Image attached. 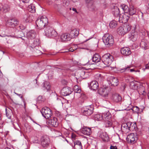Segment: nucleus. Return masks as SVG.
I'll list each match as a JSON object with an SVG mask.
<instances>
[{"label":"nucleus","instance_id":"nucleus-50","mask_svg":"<svg viewBox=\"0 0 149 149\" xmlns=\"http://www.w3.org/2000/svg\"><path fill=\"white\" fill-rule=\"evenodd\" d=\"M22 2L24 3H28L30 0H22Z\"/></svg>","mask_w":149,"mask_h":149},{"label":"nucleus","instance_id":"nucleus-54","mask_svg":"<svg viewBox=\"0 0 149 149\" xmlns=\"http://www.w3.org/2000/svg\"><path fill=\"white\" fill-rule=\"evenodd\" d=\"M74 51V49L72 48H70L69 49V51L70 52H73Z\"/></svg>","mask_w":149,"mask_h":149},{"label":"nucleus","instance_id":"nucleus-53","mask_svg":"<svg viewBox=\"0 0 149 149\" xmlns=\"http://www.w3.org/2000/svg\"><path fill=\"white\" fill-rule=\"evenodd\" d=\"M72 10L73 11H75V12L77 13L76 9L75 8H73Z\"/></svg>","mask_w":149,"mask_h":149},{"label":"nucleus","instance_id":"nucleus-39","mask_svg":"<svg viewBox=\"0 0 149 149\" xmlns=\"http://www.w3.org/2000/svg\"><path fill=\"white\" fill-rule=\"evenodd\" d=\"M97 78H96L97 80V82L98 83H101L103 80V77L100 74H98L97 75Z\"/></svg>","mask_w":149,"mask_h":149},{"label":"nucleus","instance_id":"nucleus-3","mask_svg":"<svg viewBox=\"0 0 149 149\" xmlns=\"http://www.w3.org/2000/svg\"><path fill=\"white\" fill-rule=\"evenodd\" d=\"M131 29V26L128 24H124L123 26L119 27L117 29V31L119 35H124L128 32Z\"/></svg>","mask_w":149,"mask_h":149},{"label":"nucleus","instance_id":"nucleus-57","mask_svg":"<svg viewBox=\"0 0 149 149\" xmlns=\"http://www.w3.org/2000/svg\"><path fill=\"white\" fill-rule=\"evenodd\" d=\"M141 93H142V94L144 95V93H145V91L144 90H143V91L142 92H141Z\"/></svg>","mask_w":149,"mask_h":149},{"label":"nucleus","instance_id":"nucleus-32","mask_svg":"<svg viewBox=\"0 0 149 149\" xmlns=\"http://www.w3.org/2000/svg\"><path fill=\"white\" fill-rule=\"evenodd\" d=\"M128 13L130 15H135L136 13V10L133 6H131L129 8Z\"/></svg>","mask_w":149,"mask_h":149},{"label":"nucleus","instance_id":"nucleus-40","mask_svg":"<svg viewBox=\"0 0 149 149\" xmlns=\"http://www.w3.org/2000/svg\"><path fill=\"white\" fill-rule=\"evenodd\" d=\"M128 123H130V125L129 126L130 131H133L134 130L136 127V124L135 123H132L131 122H128Z\"/></svg>","mask_w":149,"mask_h":149},{"label":"nucleus","instance_id":"nucleus-27","mask_svg":"<svg viewBox=\"0 0 149 149\" xmlns=\"http://www.w3.org/2000/svg\"><path fill=\"white\" fill-rule=\"evenodd\" d=\"M99 136L104 141H108L109 139L108 134L105 132H101L100 133Z\"/></svg>","mask_w":149,"mask_h":149},{"label":"nucleus","instance_id":"nucleus-34","mask_svg":"<svg viewBox=\"0 0 149 149\" xmlns=\"http://www.w3.org/2000/svg\"><path fill=\"white\" fill-rule=\"evenodd\" d=\"M14 19H9L6 22V25L10 27H14Z\"/></svg>","mask_w":149,"mask_h":149},{"label":"nucleus","instance_id":"nucleus-37","mask_svg":"<svg viewBox=\"0 0 149 149\" xmlns=\"http://www.w3.org/2000/svg\"><path fill=\"white\" fill-rule=\"evenodd\" d=\"M27 36L29 38L33 39L35 37V33L34 31L29 32L27 33Z\"/></svg>","mask_w":149,"mask_h":149},{"label":"nucleus","instance_id":"nucleus-49","mask_svg":"<svg viewBox=\"0 0 149 149\" xmlns=\"http://www.w3.org/2000/svg\"><path fill=\"white\" fill-rule=\"evenodd\" d=\"M110 149H117V147L115 146H111L110 147Z\"/></svg>","mask_w":149,"mask_h":149},{"label":"nucleus","instance_id":"nucleus-56","mask_svg":"<svg viewBox=\"0 0 149 149\" xmlns=\"http://www.w3.org/2000/svg\"><path fill=\"white\" fill-rule=\"evenodd\" d=\"M91 38H89L88 39H87V40H85L83 42H86V41H87L89 40H90V39H91Z\"/></svg>","mask_w":149,"mask_h":149},{"label":"nucleus","instance_id":"nucleus-62","mask_svg":"<svg viewBox=\"0 0 149 149\" xmlns=\"http://www.w3.org/2000/svg\"><path fill=\"white\" fill-rule=\"evenodd\" d=\"M1 113H0V120L1 119Z\"/></svg>","mask_w":149,"mask_h":149},{"label":"nucleus","instance_id":"nucleus-11","mask_svg":"<svg viewBox=\"0 0 149 149\" xmlns=\"http://www.w3.org/2000/svg\"><path fill=\"white\" fill-rule=\"evenodd\" d=\"M128 13H125L120 15L119 16V20L120 22L125 23L128 21L130 17L127 15Z\"/></svg>","mask_w":149,"mask_h":149},{"label":"nucleus","instance_id":"nucleus-16","mask_svg":"<svg viewBox=\"0 0 149 149\" xmlns=\"http://www.w3.org/2000/svg\"><path fill=\"white\" fill-rule=\"evenodd\" d=\"M72 91L71 89L68 87L63 88L61 91V93L64 96H67L71 93Z\"/></svg>","mask_w":149,"mask_h":149},{"label":"nucleus","instance_id":"nucleus-23","mask_svg":"<svg viewBox=\"0 0 149 149\" xmlns=\"http://www.w3.org/2000/svg\"><path fill=\"white\" fill-rule=\"evenodd\" d=\"M33 17L32 16L29 14L25 15L24 16L23 19V21L24 22H31L33 21Z\"/></svg>","mask_w":149,"mask_h":149},{"label":"nucleus","instance_id":"nucleus-6","mask_svg":"<svg viewBox=\"0 0 149 149\" xmlns=\"http://www.w3.org/2000/svg\"><path fill=\"white\" fill-rule=\"evenodd\" d=\"M113 59V56L109 54L104 55L102 58V62L106 65H110Z\"/></svg>","mask_w":149,"mask_h":149},{"label":"nucleus","instance_id":"nucleus-15","mask_svg":"<svg viewBox=\"0 0 149 149\" xmlns=\"http://www.w3.org/2000/svg\"><path fill=\"white\" fill-rule=\"evenodd\" d=\"M130 123H126L123 124L121 125V130L124 133L126 134L130 131L129 126L130 125Z\"/></svg>","mask_w":149,"mask_h":149},{"label":"nucleus","instance_id":"nucleus-22","mask_svg":"<svg viewBox=\"0 0 149 149\" xmlns=\"http://www.w3.org/2000/svg\"><path fill=\"white\" fill-rule=\"evenodd\" d=\"M120 52L121 53L124 55H128L131 53L130 49L127 47H124L122 48Z\"/></svg>","mask_w":149,"mask_h":149},{"label":"nucleus","instance_id":"nucleus-17","mask_svg":"<svg viewBox=\"0 0 149 149\" xmlns=\"http://www.w3.org/2000/svg\"><path fill=\"white\" fill-rule=\"evenodd\" d=\"M111 99L114 102L118 103L121 101L122 98L119 94H115L113 95Z\"/></svg>","mask_w":149,"mask_h":149},{"label":"nucleus","instance_id":"nucleus-60","mask_svg":"<svg viewBox=\"0 0 149 149\" xmlns=\"http://www.w3.org/2000/svg\"><path fill=\"white\" fill-rule=\"evenodd\" d=\"M5 149H11L10 148H8V147H6L5 148Z\"/></svg>","mask_w":149,"mask_h":149},{"label":"nucleus","instance_id":"nucleus-18","mask_svg":"<svg viewBox=\"0 0 149 149\" xmlns=\"http://www.w3.org/2000/svg\"><path fill=\"white\" fill-rule=\"evenodd\" d=\"M107 80L110 82L112 85L116 86L118 84V81L117 78L113 77H111Z\"/></svg>","mask_w":149,"mask_h":149},{"label":"nucleus","instance_id":"nucleus-19","mask_svg":"<svg viewBox=\"0 0 149 149\" xmlns=\"http://www.w3.org/2000/svg\"><path fill=\"white\" fill-rule=\"evenodd\" d=\"M79 34V29H74L71 31L70 33H69V35L70 36L71 39L78 36Z\"/></svg>","mask_w":149,"mask_h":149},{"label":"nucleus","instance_id":"nucleus-4","mask_svg":"<svg viewBox=\"0 0 149 149\" xmlns=\"http://www.w3.org/2000/svg\"><path fill=\"white\" fill-rule=\"evenodd\" d=\"M103 40L107 47H109L113 45L114 43L113 37L109 35V34H106L103 37Z\"/></svg>","mask_w":149,"mask_h":149},{"label":"nucleus","instance_id":"nucleus-55","mask_svg":"<svg viewBox=\"0 0 149 149\" xmlns=\"http://www.w3.org/2000/svg\"><path fill=\"white\" fill-rule=\"evenodd\" d=\"M15 94H16L17 95L19 96V97H20L22 95L21 94H19L17 93H15Z\"/></svg>","mask_w":149,"mask_h":149},{"label":"nucleus","instance_id":"nucleus-38","mask_svg":"<svg viewBox=\"0 0 149 149\" xmlns=\"http://www.w3.org/2000/svg\"><path fill=\"white\" fill-rule=\"evenodd\" d=\"M140 45L141 47L145 49L148 48V45L147 43L144 40H142L141 42Z\"/></svg>","mask_w":149,"mask_h":149},{"label":"nucleus","instance_id":"nucleus-14","mask_svg":"<svg viewBox=\"0 0 149 149\" xmlns=\"http://www.w3.org/2000/svg\"><path fill=\"white\" fill-rule=\"evenodd\" d=\"M81 131L83 134L87 136L90 135L92 133L91 128L86 126H84L81 129Z\"/></svg>","mask_w":149,"mask_h":149},{"label":"nucleus","instance_id":"nucleus-64","mask_svg":"<svg viewBox=\"0 0 149 149\" xmlns=\"http://www.w3.org/2000/svg\"><path fill=\"white\" fill-rule=\"evenodd\" d=\"M38 43H37V44L36 43V44H35V45H36V46L37 45H38Z\"/></svg>","mask_w":149,"mask_h":149},{"label":"nucleus","instance_id":"nucleus-59","mask_svg":"<svg viewBox=\"0 0 149 149\" xmlns=\"http://www.w3.org/2000/svg\"><path fill=\"white\" fill-rule=\"evenodd\" d=\"M74 2H76L77 1H78V0H72Z\"/></svg>","mask_w":149,"mask_h":149},{"label":"nucleus","instance_id":"nucleus-51","mask_svg":"<svg viewBox=\"0 0 149 149\" xmlns=\"http://www.w3.org/2000/svg\"><path fill=\"white\" fill-rule=\"evenodd\" d=\"M20 97L22 99V101L24 103V105H25V102L24 100V99H23V97H22V95H21V96Z\"/></svg>","mask_w":149,"mask_h":149},{"label":"nucleus","instance_id":"nucleus-2","mask_svg":"<svg viewBox=\"0 0 149 149\" xmlns=\"http://www.w3.org/2000/svg\"><path fill=\"white\" fill-rule=\"evenodd\" d=\"M48 19L45 17L41 16L38 18L36 23L37 26L39 29H41L44 28L48 23Z\"/></svg>","mask_w":149,"mask_h":149},{"label":"nucleus","instance_id":"nucleus-43","mask_svg":"<svg viewBox=\"0 0 149 149\" xmlns=\"http://www.w3.org/2000/svg\"><path fill=\"white\" fill-rule=\"evenodd\" d=\"M81 75L80 77L81 78L84 79L86 78V75L88 74V73L87 72H85L84 71H81L80 72Z\"/></svg>","mask_w":149,"mask_h":149},{"label":"nucleus","instance_id":"nucleus-26","mask_svg":"<svg viewBox=\"0 0 149 149\" xmlns=\"http://www.w3.org/2000/svg\"><path fill=\"white\" fill-rule=\"evenodd\" d=\"M49 123L52 126L56 127L58 125V122L56 118H53L52 119L49 120Z\"/></svg>","mask_w":149,"mask_h":149},{"label":"nucleus","instance_id":"nucleus-42","mask_svg":"<svg viewBox=\"0 0 149 149\" xmlns=\"http://www.w3.org/2000/svg\"><path fill=\"white\" fill-rule=\"evenodd\" d=\"M131 109L134 112L138 113L139 111V108L136 106L133 107Z\"/></svg>","mask_w":149,"mask_h":149},{"label":"nucleus","instance_id":"nucleus-52","mask_svg":"<svg viewBox=\"0 0 149 149\" xmlns=\"http://www.w3.org/2000/svg\"><path fill=\"white\" fill-rule=\"evenodd\" d=\"M19 27H20V29H22V30H24V29H25V26H22V25H20V26H19Z\"/></svg>","mask_w":149,"mask_h":149},{"label":"nucleus","instance_id":"nucleus-58","mask_svg":"<svg viewBox=\"0 0 149 149\" xmlns=\"http://www.w3.org/2000/svg\"><path fill=\"white\" fill-rule=\"evenodd\" d=\"M91 64H92V63H90L89 62H88L87 63V65H91Z\"/></svg>","mask_w":149,"mask_h":149},{"label":"nucleus","instance_id":"nucleus-7","mask_svg":"<svg viewBox=\"0 0 149 149\" xmlns=\"http://www.w3.org/2000/svg\"><path fill=\"white\" fill-rule=\"evenodd\" d=\"M40 112L42 116L46 119H48L52 114L51 110L49 108L46 107L42 108Z\"/></svg>","mask_w":149,"mask_h":149},{"label":"nucleus","instance_id":"nucleus-33","mask_svg":"<svg viewBox=\"0 0 149 149\" xmlns=\"http://www.w3.org/2000/svg\"><path fill=\"white\" fill-rule=\"evenodd\" d=\"M27 10L29 12L33 13L35 12L36 9L35 5L33 4H31L27 8Z\"/></svg>","mask_w":149,"mask_h":149},{"label":"nucleus","instance_id":"nucleus-63","mask_svg":"<svg viewBox=\"0 0 149 149\" xmlns=\"http://www.w3.org/2000/svg\"><path fill=\"white\" fill-rule=\"evenodd\" d=\"M142 89H143V90L144 89V87L143 86L142 87Z\"/></svg>","mask_w":149,"mask_h":149},{"label":"nucleus","instance_id":"nucleus-12","mask_svg":"<svg viewBox=\"0 0 149 149\" xmlns=\"http://www.w3.org/2000/svg\"><path fill=\"white\" fill-rule=\"evenodd\" d=\"M136 136L133 133L130 134L127 136V139L129 142L131 143H134L137 140Z\"/></svg>","mask_w":149,"mask_h":149},{"label":"nucleus","instance_id":"nucleus-44","mask_svg":"<svg viewBox=\"0 0 149 149\" xmlns=\"http://www.w3.org/2000/svg\"><path fill=\"white\" fill-rule=\"evenodd\" d=\"M131 67V66H127L124 68L121 69L120 71L121 72H122L126 70H128V69H129V68H130Z\"/></svg>","mask_w":149,"mask_h":149},{"label":"nucleus","instance_id":"nucleus-20","mask_svg":"<svg viewBox=\"0 0 149 149\" xmlns=\"http://www.w3.org/2000/svg\"><path fill=\"white\" fill-rule=\"evenodd\" d=\"M43 89L46 91H49L51 89V85L50 83L48 81H44L42 86Z\"/></svg>","mask_w":149,"mask_h":149},{"label":"nucleus","instance_id":"nucleus-31","mask_svg":"<svg viewBox=\"0 0 149 149\" xmlns=\"http://www.w3.org/2000/svg\"><path fill=\"white\" fill-rule=\"evenodd\" d=\"M100 57L98 54H94L92 58L93 61L95 63H97L100 61Z\"/></svg>","mask_w":149,"mask_h":149},{"label":"nucleus","instance_id":"nucleus-29","mask_svg":"<svg viewBox=\"0 0 149 149\" xmlns=\"http://www.w3.org/2000/svg\"><path fill=\"white\" fill-rule=\"evenodd\" d=\"M130 88L133 90H136L138 87V83L136 81H132L130 83Z\"/></svg>","mask_w":149,"mask_h":149},{"label":"nucleus","instance_id":"nucleus-61","mask_svg":"<svg viewBox=\"0 0 149 149\" xmlns=\"http://www.w3.org/2000/svg\"><path fill=\"white\" fill-rule=\"evenodd\" d=\"M148 10L149 11V3L148 4Z\"/></svg>","mask_w":149,"mask_h":149},{"label":"nucleus","instance_id":"nucleus-45","mask_svg":"<svg viewBox=\"0 0 149 149\" xmlns=\"http://www.w3.org/2000/svg\"><path fill=\"white\" fill-rule=\"evenodd\" d=\"M130 38L133 41H134L136 40L137 38L136 35L133 34H131V36H130Z\"/></svg>","mask_w":149,"mask_h":149},{"label":"nucleus","instance_id":"nucleus-46","mask_svg":"<svg viewBox=\"0 0 149 149\" xmlns=\"http://www.w3.org/2000/svg\"><path fill=\"white\" fill-rule=\"evenodd\" d=\"M14 19V22H13L14 27L15 26L18 24L19 22L16 19Z\"/></svg>","mask_w":149,"mask_h":149},{"label":"nucleus","instance_id":"nucleus-5","mask_svg":"<svg viewBox=\"0 0 149 149\" xmlns=\"http://www.w3.org/2000/svg\"><path fill=\"white\" fill-rule=\"evenodd\" d=\"M44 34L48 38L54 37L57 35L56 32L54 29L50 26H47L45 29Z\"/></svg>","mask_w":149,"mask_h":149},{"label":"nucleus","instance_id":"nucleus-35","mask_svg":"<svg viewBox=\"0 0 149 149\" xmlns=\"http://www.w3.org/2000/svg\"><path fill=\"white\" fill-rule=\"evenodd\" d=\"M113 13L116 17L119 16L120 15L119 9L117 7H115L114 10L113 11Z\"/></svg>","mask_w":149,"mask_h":149},{"label":"nucleus","instance_id":"nucleus-24","mask_svg":"<svg viewBox=\"0 0 149 149\" xmlns=\"http://www.w3.org/2000/svg\"><path fill=\"white\" fill-rule=\"evenodd\" d=\"M109 88L108 87L101 88L100 90H101V93L102 96L105 97H107L109 93Z\"/></svg>","mask_w":149,"mask_h":149},{"label":"nucleus","instance_id":"nucleus-41","mask_svg":"<svg viewBox=\"0 0 149 149\" xmlns=\"http://www.w3.org/2000/svg\"><path fill=\"white\" fill-rule=\"evenodd\" d=\"M122 8L125 13H128V11L129 8L125 4H123L122 6Z\"/></svg>","mask_w":149,"mask_h":149},{"label":"nucleus","instance_id":"nucleus-8","mask_svg":"<svg viewBox=\"0 0 149 149\" xmlns=\"http://www.w3.org/2000/svg\"><path fill=\"white\" fill-rule=\"evenodd\" d=\"M41 144L43 147H47L50 143L49 138L47 136L42 137L40 139Z\"/></svg>","mask_w":149,"mask_h":149},{"label":"nucleus","instance_id":"nucleus-13","mask_svg":"<svg viewBox=\"0 0 149 149\" xmlns=\"http://www.w3.org/2000/svg\"><path fill=\"white\" fill-rule=\"evenodd\" d=\"M74 91L75 92L74 94V96L77 95L78 94L80 98H83L84 97L85 95L84 94H80L81 92V90L80 88L78 86L75 85L74 86Z\"/></svg>","mask_w":149,"mask_h":149},{"label":"nucleus","instance_id":"nucleus-21","mask_svg":"<svg viewBox=\"0 0 149 149\" xmlns=\"http://www.w3.org/2000/svg\"><path fill=\"white\" fill-rule=\"evenodd\" d=\"M85 1L89 10L91 11L94 10L95 6L93 4V0H85Z\"/></svg>","mask_w":149,"mask_h":149},{"label":"nucleus","instance_id":"nucleus-30","mask_svg":"<svg viewBox=\"0 0 149 149\" xmlns=\"http://www.w3.org/2000/svg\"><path fill=\"white\" fill-rule=\"evenodd\" d=\"M74 149H82V146L81 142L79 141H76L74 142Z\"/></svg>","mask_w":149,"mask_h":149},{"label":"nucleus","instance_id":"nucleus-48","mask_svg":"<svg viewBox=\"0 0 149 149\" xmlns=\"http://www.w3.org/2000/svg\"><path fill=\"white\" fill-rule=\"evenodd\" d=\"M130 71L131 72H133V71H134V72H140V70H136L134 69H130Z\"/></svg>","mask_w":149,"mask_h":149},{"label":"nucleus","instance_id":"nucleus-25","mask_svg":"<svg viewBox=\"0 0 149 149\" xmlns=\"http://www.w3.org/2000/svg\"><path fill=\"white\" fill-rule=\"evenodd\" d=\"M98 87V83L96 81H93L90 84V88L93 90H96Z\"/></svg>","mask_w":149,"mask_h":149},{"label":"nucleus","instance_id":"nucleus-10","mask_svg":"<svg viewBox=\"0 0 149 149\" xmlns=\"http://www.w3.org/2000/svg\"><path fill=\"white\" fill-rule=\"evenodd\" d=\"M93 108L90 106L85 107L82 109L83 114L85 116H89L93 112Z\"/></svg>","mask_w":149,"mask_h":149},{"label":"nucleus","instance_id":"nucleus-9","mask_svg":"<svg viewBox=\"0 0 149 149\" xmlns=\"http://www.w3.org/2000/svg\"><path fill=\"white\" fill-rule=\"evenodd\" d=\"M59 41L65 42L70 40L71 39L69 33H65L61 34L59 36Z\"/></svg>","mask_w":149,"mask_h":149},{"label":"nucleus","instance_id":"nucleus-36","mask_svg":"<svg viewBox=\"0 0 149 149\" xmlns=\"http://www.w3.org/2000/svg\"><path fill=\"white\" fill-rule=\"evenodd\" d=\"M117 24L118 22L115 20H113L110 22L109 24V26L110 28L113 29L116 27Z\"/></svg>","mask_w":149,"mask_h":149},{"label":"nucleus","instance_id":"nucleus-1","mask_svg":"<svg viewBox=\"0 0 149 149\" xmlns=\"http://www.w3.org/2000/svg\"><path fill=\"white\" fill-rule=\"evenodd\" d=\"M104 111H105L103 113L104 115V120L105 122L106 127H111L112 124L111 119V115L109 112L108 109L105 108Z\"/></svg>","mask_w":149,"mask_h":149},{"label":"nucleus","instance_id":"nucleus-28","mask_svg":"<svg viewBox=\"0 0 149 149\" xmlns=\"http://www.w3.org/2000/svg\"><path fill=\"white\" fill-rule=\"evenodd\" d=\"M105 108H104L103 109L102 114H97L95 115L94 118L95 120L99 121L102 120V119L104 120V115L103 113L105 111H104Z\"/></svg>","mask_w":149,"mask_h":149},{"label":"nucleus","instance_id":"nucleus-47","mask_svg":"<svg viewBox=\"0 0 149 149\" xmlns=\"http://www.w3.org/2000/svg\"><path fill=\"white\" fill-rule=\"evenodd\" d=\"M146 69H149V63L146 65L145 68L143 69L144 71Z\"/></svg>","mask_w":149,"mask_h":149}]
</instances>
